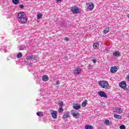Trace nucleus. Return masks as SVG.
Returning a JSON list of instances; mask_svg holds the SVG:
<instances>
[{"instance_id": "nucleus-1", "label": "nucleus", "mask_w": 129, "mask_h": 129, "mask_svg": "<svg viewBox=\"0 0 129 129\" xmlns=\"http://www.w3.org/2000/svg\"><path fill=\"white\" fill-rule=\"evenodd\" d=\"M18 19L19 23L21 24H25V23H27V21H28V18H27L26 14L24 12L18 14Z\"/></svg>"}, {"instance_id": "nucleus-2", "label": "nucleus", "mask_w": 129, "mask_h": 129, "mask_svg": "<svg viewBox=\"0 0 129 129\" xmlns=\"http://www.w3.org/2000/svg\"><path fill=\"white\" fill-rule=\"evenodd\" d=\"M99 85L102 88H104V89H108L109 87V84L106 81H100L99 82Z\"/></svg>"}, {"instance_id": "nucleus-3", "label": "nucleus", "mask_w": 129, "mask_h": 129, "mask_svg": "<svg viewBox=\"0 0 129 129\" xmlns=\"http://www.w3.org/2000/svg\"><path fill=\"white\" fill-rule=\"evenodd\" d=\"M71 11L73 14L77 15L79 14V8L77 6H74L71 8Z\"/></svg>"}, {"instance_id": "nucleus-4", "label": "nucleus", "mask_w": 129, "mask_h": 129, "mask_svg": "<svg viewBox=\"0 0 129 129\" xmlns=\"http://www.w3.org/2000/svg\"><path fill=\"white\" fill-rule=\"evenodd\" d=\"M51 116L54 119H57V116H58V112L56 111H50Z\"/></svg>"}, {"instance_id": "nucleus-5", "label": "nucleus", "mask_w": 129, "mask_h": 129, "mask_svg": "<svg viewBox=\"0 0 129 129\" xmlns=\"http://www.w3.org/2000/svg\"><path fill=\"white\" fill-rule=\"evenodd\" d=\"M86 5L87 6V8L89 9V10H90V11H93V9H94V4L92 3L89 4L87 3Z\"/></svg>"}, {"instance_id": "nucleus-6", "label": "nucleus", "mask_w": 129, "mask_h": 129, "mask_svg": "<svg viewBox=\"0 0 129 129\" xmlns=\"http://www.w3.org/2000/svg\"><path fill=\"white\" fill-rule=\"evenodd\" d=\"M119 86L121 88L123 89H125L126 88V83L125 81H122L119 84Z\"/></svg>"}, {"instance_id": "nucleus-7", "label": "nucleus", "mask_w": 129, "mask_h": 129, "mask_svg": "<svg viewBox=\"0 0 129 129\" xmlns=\"http://www.w3.org/2000/svg\"><path fill=\"white\" fill-rule=\"evenodd\" d=\"M82 71V70H81V69L76 68L74 71V73L76 75H79V74L81 73Z\"/></svg>"}, {"instance_id": "nucleus-8", "label": "nucleus", "mask_w": 129, "mask_h": 129, "mask_svg": "<svg viewBox=\"0 0 129 129\" xmlns=\"http://www.w3.org/2000/svg\"><path fill=\"white\" fill-rule=\"evenodd\" d=\"M98 94L101 97H104V98H107V95H106V93L103 91H99L98 92Z\"/></svg>"}, {"instance_id": "nucleus-9", "label": "nucleus", "mask_w": 129, "mask_h": 129, "mask_svg": "<svg viewBox=\"0 0 129 129\" xmlns=\"http://www.w3.org/2000/svg\"><path fill=\"white\" fill-rule=\"evenodd\" d=\"M70 116V113L68 111H66L64 112V114L62 116V118L65 119L66 118H68Z\"/></svg>"}, {"instance_id": "nucleus-10", "label": "nucleus", "mask_w": 129, "mask_h": 129, "mask_svg": "<svg viewBox=\"0 0 129 129\" xmlns=\"http://www.w3.org/2000/svg\"><path fill=\"white\" fill-rule=\"evenodd\" d=\"M117 70H118V69H117V67H116V66H114V67H112L110 68V71L111 73H116Z\"/></svg>"}, {"instance_id": "nucleus-11", "label": "nucleus", "mask_w": 129, "mask_h": 129, "mask_svg": "<svg viewBox=\"0 0 129 129\" xmlns=\"http://www.w3.org/2000/svg\"><path fill=\"white\" fill-rule=\"evenodd\" d=\"M115 112L118 113V114H120V113H122V108L119 107H116L115 108Z\"/></svg>"}, {"instance_id": "nucleus-12", "label": "nucleus", "mask_w": 129, "mask_h": 129, "mask_svg": "<svg viewBox=\"0 0 129 129\" xmlns=\"http://www.w3.org/2000/svg\"><path fill=\"white\" fill-rule=\"evenodd\" d=\"M73 108L74 109L76 110H78V109H80L81 108V106L78 104V103H76L74 104Z\"/></svg>"}, {"instance_id": "nucleus-13", "label": "nucleus", "mask_w": 129, "mask_h": 129, "mask_svg": "<svg viewBox=\"0 0 129 129\" xmlns=\"http://www.w3.org/2000/svg\"><path fill=\"white\" fill-rule=\"evenodd\" d=\"M72 115H73L74 117H75L76 116H78L80 115V113H79V112L77 111H74L72 112Z\"/></svg>"}, {"instance_id": "nucleus-14", "label": "nucleus", "mask_w": 129, "mask_h": 129, "mask_svg": "<svg viewBox=\"0 0 129 129\" xmlns=\"http://www.w3.org/2000/svg\"><path fill=\"white\" fill-rule=\"evenodd\" d=\"M34 57H36V56L35 55H31V56H28L26 57V60L27 61H29V60H30L31 61H34V60H35V59L34 58Z\"/></svg>"}, {"instance_id": "nucleus-15", "label": "nucleus", "mask_w": 129, "mask_h": 129, "mask_svg": "<svg viewBox=\"0 0 129 129\" xmlns=\"http://www.w3.org/2000/svg\"><path fill=\"white\" fill-rule=\"evenodd\" d=\"M42 79L44 82H46V81H48V80H49V77L46 75H44L42 76Z\"/></svg>"}, {"instance_id": "nucleus-16", "label": "nucleus", "mask_w": 129, "mask_h": 129, "mask_svg": "<svg viewBox=\"0 0 129 129\" xmlns=\"http://www.w3.org/2000/svg\"><path fill=\"white\" fill-rule=\"evenodd\" d=\"M113 55L115 57H120V52L118 51H115L113 53Z\"/></svg>"}, {"instance_id": "nucleus-17", "label": "nucleus", "mask_w": 129, "mask_h": 129, "mask_svg": "<svg viewBox=\"0 0 129 129\" xmlns=\"http://www.w3.org/2000/svg\"><path fill=\"white\" fill-rule=\"evenodd\" d=\"M114 117L117 119H122V116H121V115H118L117 114H114Z\"/></svg>"}, {"instance_id": "nucleus-18", "label": "nucleus", "mask_w": 129, "mask_h": 129, "mask_svg": "<svg viewBox=\"0 0 129 129\" xmlns=\"http://www.w3.org/2000/svg\"><path fill=\"white\" fill-rule=\"evenodd\" d=\"M93 46L94 49H98L99 48V43L98 42H95Z\"/></svg>"}, {"instance_id": "nucleus-19", "label": "nucleus", "mask_w": 129, "mask_h": 129, "mask_svg": "<svg viewBox=\"0 0 129 129\" xmlns=\"http://www.w3.org/2000/svg\"><path fill=\"white\" fill-rule=\"evenodd\" d=\"M85 129H93V126L91 125H86L85 126Z\"/></svg>"}, {"instance_id": "nucleus-20", "label": "nucleus", "mask_w": 129, "mask_h": 129, "mask_svg": "<svg viewBox=\"0 0 129 129\" xmlns=\"http://www.w3.org/2000/svg\"><path fill=\"white\" fill-rule=\"evenodd\" d=\"M105 124H106V125H110L111 122L109 121V120L107 119L105 120Z\"/></svg>"}, {"instance_id": "nucleus-21", "label": "nucleus", "mask_w": 129, "mask_h": 129, "mask_svg": "<svg viewBox=\"0 0 129 129\" xmlns=\"http://www.w3.org/2000/svg\"><path fill=\"white\" fill-rule=\"evenodd\" d=\"M37 20H39L40 19H42L43 17V15L41 13H38L37 15Z\"/></svg>"}, {"instance_id": "nucleus-22", "label": "nucleus", "mask_w": 129, "mask_h": 129, "mask_svg": "<svg viewBox=\"0 0 129 129\" xmlns=\"http://www.w3.org/2000/svg\"><path fill=\"white\" fill-rule=\"evenodd\" d=\"M86 105H87V100H85L82 103V106H83V107H85V106H86Z\"/></svg>"}, {"instance_id": "nucleus-23", "label": "nucleus", "mask_w": 129, "mask_h": 129, "mask_svg": "<svg viewBox=\"0 0 129 129\" xmlns=\"http://www.w3.org/2000/svg\"><path fill=\"white\" fill-rule=\"evenodd\" d=\"M109 32V28H106L105 30L103 31L104 34H107Z\"/></svg>"}, {"instance_id": "nucleus-24", "label": "nucleus", "mask_w": 129, "mask_h": 129, "mask_svg": "<svg viewBox=\"0 0 129 129\" xmlns=\"http://www.w3.org/2000/svg\"><path fill=\"white\" fill-rule=\"evenodd\" d=\"M22 57H23V53H22V52H19L17 55V58H22Z\"/></svg>"}, {"instance_id": "nucleus-25", "label": "nucleus", "mask_w": 129, "mask_h": 129, "mask_svg": "<svg viewBox=\"0 0 129 129\" xmlns=\"http://www.w3.org/2000/svg\"><path fill=\"white\" fill-rule=\"evenodd\" d=\"M12 3L14 5H19V0H12Z\"/></svg>"}, {"instance_id": "nucleus-26", "label": "nucleus", "mask_w": 129, "mask_h": 129, "mask_svg": "<svg viewBox=\"0 0 129 129\" xmlns=\"http://www.w3.org/2000/svg\"><path fill=\"white\" fill-rule=\"evenodd\" d=\"M38 116H43V112L38 111L36 113Z\"/></svg>"}, {"instance_id": "nucleus-27", "label": "nucleus", "mask_w": 129, "mask_h": 129, "mask_svg": "<svg viewBox=\"0 0 129 129\" xmlns=\"http://www.w3.org/2000/svg\"><path fill=\"white\" fill-rule=\"evenodd\" d=\"M63 111H64V109H63V108L62 107L59 108V109H58V112L61 113V112H63Z\"/></svg>"}, {"instance_id": "nucleus-28", "label": "nucleus", "mask_w": 129, "mask_h": 129, "mask_svg": "<svg viewBox=\"0 0 129 129\" xmlns=\"http://www.w3.org/2000/svg\"><path fill=\"white\" fill-rule=\"evenodd\" d=\"M58 105H59V106H63V102L62 101H61V102H60L59 103H58Z\"/></svg>"}, {"instance_id": "nucleus-29", "label": "nucleus", "mask_w": 129, "mask_h": 129, "mask_svg": "<svg viewBox=\"0 0 129 129\" xmlns=\"http://www.w3.org/2000/svg\"><path fill=\"white\" fill-rule=\"evenodd\" d=\"M120 129H125V126L124 125H121L120 126Z\"/></svg>"}, {"instance_id": "nucleus-30", "label": "nucleus", "mask_w": 129, "mask_h": 129, "mask_svg": "<svg viewBox=\"0 0 129 129\" xmlns=\"http://www.w3.org/2000/svg\"><path fill=\"white\" fill-rule=\"evenodd\" d=\"M64 40L66 41L67 42H69V38H68V37H64Z\"/></svg>"}, {"instance_id": "nucleus-31", "label": "nucleus", "mask_w": 129, "mask_h": 129, "mask_svg": "<svg viewBox=\"0 0 129 129\" xmlns=\"http://www.w3.org/2000/svg\"><path fill=\"white\" fill-rule=\"evenodd\" d=\"M87 68H88V69H92V66L89 64V66H88Z\"/></svg>"}, {"instance_id": "nucleus-32", "label": "nucleus", "mask_w": 129, "mask_h": 129, "mask_svg": "<svg viewBox=\"0 0 129 129\" xmlns=\"http://www.w3.org/2000/svg\"><path fill=\"white\" fill-rule=\"evenodd\" d=\"M63 59H64L65 61H67L68 60V56H64Z\"/></svg>"}, {"instance_id": "nucleus-33", "label": "nucleus", "mask_w": 129, "mask_h": 129, "mask_svg": "<svg viewBox=\"0 0 129 129\" xmlns=\"http://www.w3.org/2000/svg\"><path fill=\"white\" fill-rule=\"evenodd\" d=\"M20 9H24V5H20Z\"/></svg>"}, {"instance_id": "nucleus-34", "label": "nucleus", "mask_w": 129, "mask_h": 129, "mask_svg": "<svg viewBox=\"0 0 129 129\" xmlns=\"http://www.w3.org/2000/svg\"><path fill=\"white\" fill-rule=\"evenodd\" d=\"M56 85L60 84V81H56Z\"/></svg>"}, {"instance_id": "nucleus-35", "label": "nucleus", "mask_w": 129, "mask_h": 129, "mask_svg": "<svg viewBox=\"0 0 129 129\" xmlns=\"http://www.w3.org/2000/svg\"><path fill=\"white\" fill-rule=\"evenodd\" d=\"M92 61H93V63H96V59H93Z\"/></svg>"}, {"instance_id": "nucleus-36", "label": "nucleus", "mask_w": 129, "mask_h": 129, "mask_svg": "<svg viewBox=\"0 0 129 129\" xmlns=\"http://www.w3.org/2000/svg\"><path fill=\"white\" fill-rule=\"evenodd\" d=\"M56 2L61 3L62 2V0H56Z\"/></svg>"}, {"instance_id": "nucleus-37", "label": "nucleus", "mask_w": 129, "mask_h": 129, "mask_svg": "<svg viewBox=\"0 0 129 129\" xmlns=\"http://www.w3.org/2000/svg\"><path fill=\"white\" fill-rule=\"evenodd\" d=\"M127 18H129V16H127Z\"/></svg>"}]
</instances>
